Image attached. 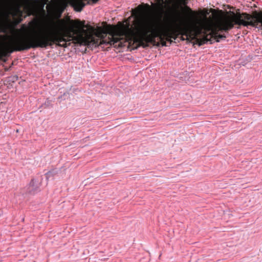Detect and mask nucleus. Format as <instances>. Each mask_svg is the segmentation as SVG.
I'll use <instances>...</instances> for the list:
<instances>
[{
    "mask_svg": "<svg viewBox=\"0 0 262 262\" xmlns=\"http://www.w3.org/2000/svg\"><path fill=\"white\" fill-rule=\"evenodd\" d=\"M39 187V185L37 182L34 179H32L28 188V191L29 193H35Z\"/></svg>",
    "mask_w": 262,
    "mask_h": 262,
    "instance_id": "5",
    "label": "nucleus"
},
{
    "mask_svg": "<svg viewBox=\"0 0 262 262\" xmlns=\"http://www.w3.org/2000/svg\"><path fill=\"white\" fill-rule=\"evenodd\" d=\"M28 29V28L25 25H24V24L22 25L21 29L26 30Z\"/></svg>",
    "mask_w": 262,
    "mask_h": 262,
    "instance_id": "11",
    "label": "nucleus"
},
{
    "mask_svg": "<svg viewBox=\"0 0 262 262\" xmlns=\"http://www.w3.org/2000/svg\"><path fill=\"white\" fill-rule=\"evenodd\" d=\"M98 1L94 3L93 0H51V2L54 11L57 13L58 17H60L68 4L73 7L74 10L80 12L85 6L84 2L91 5L97 3Z\"/></svg>",
    "mask_w": 262,
    "mask_h": 262,
    "instance_id": "3",
    "label": "nucleus"
},
{
    "mask_svg": "<svg viewBox=\"0 0 262 262\" xmlns=\"http://www.w3.org/2000/svg\"><path fill=\"white\" fill-rule=\"evenodd\" d=\"M15 31L17 32V33H19L20 32V29H16Z\"/></svg>",
    "mask_w": 262,
    "mask_h": 262,
    "instance_id": "13",
    "label": "nucleus"
},
{
    "mask_svg": "<svg viewBox=\"0 0 262 262\" xmlns=\"http://www.w3.org/2000/svg\"><path fill=\"white\" fill-rule=\"evenodd\" d=\"M190 24V23H189ZM191 24H195L191 23ZM234 25L248 26H251L256 28L262 27V11H254L252 14L246 13L231 12L230 15H226L221 18L215 27L205 28L196 27L201 30L200 33L196 36V41L199 46H202L208 41L212 43L214 40L219 42L221 39H225L226 36L219 34V31L228 32L232 29Z\"/></svg>",
    "mask_w": 262,
    "mask_h": 262,
    "instance_id": "2",
    "label": "nucleus"
},
{
    "mask_svg": "<svg viewBox=\"0 0 262 262\" xmlns=\"http://www.w3.org/2000/svg\"><path fill=\"white\" fill-rule=\"evenodd\" d=\"M9 14L8 5L6 4H0V20L7 18Z\"/></svg>",
    "mask_w": 262,
    "mask_h": 262,
    "instance_id": "4",
    "label": "nucleus"
},
{
    "mask_svg": "<svg viewBox=\"0 0 262 262\" xmlns=\"http://www.w3.org/2000/svg\"><path fill=\"white\" fill-rule=\"evenodd\" d=\"M93 1L95 3V2H96L98 0H93Z\"/></svg>",
    "mask_w": 262,
    "mask_h": 262,
    "instance_id": "14",
    "label": "nucleus"
},
{
    "mask_svg": "<svg viewBox=\"0 0 262 262\" xmlns=\"http://www.w3.org/2000/svg\"><path fill=\"white\" fill-rule=\"evenodd\" d=\"M23 18H20V17H18L16 21H17V23L18 24V23H20V22H21L23 21Z\"/></svg>",
    "mask_w": 262,
    "mask_h": 262,
    "instance_id": "10",
    "label": "nucleus"
},
{
    "mask_svg": "<svg viewBox=\"0 0 262 262\" xmlns=\"http://www.w3.org/2000/svg\"><path fill=\"white\" fill-rule=\"evenodd\" d=\"M33 2V4H37L39 5V7L43 8L45 6V5L49 2V0H32Z\"/></svg>",
    "mask_w": 262,
    "mask_h": 262,
    "instance_id": "6",
    "label": "nucleus"
},
{
    "mask_svg": "<svg viewBox=\"0 0 262 262\" xmlns=\"http://www.w3.org/2000/svg\"><path fill=\"white\" fill-rule=\"evenodd\" d=\"M181 35V37H180V39L181 40H186L187 41H191L192 40H195V42H196V43L198 44L197 43V41H196V39H187V36H185V35Z\"/></svg>",
    "mask_w": 262,
    "mask_h": 262,
    "instance_id": "8",
    "label": "nucleus"
},
{
    "mask_svg": "<svg viewBox=\"0 0 262 262\" xmlns=\"http://www.w3.org/2000/svg\"><path fill=\"white\" fill-rule=\"evenodd\" d=\"M150 10L147 4L139 5L135 9L133 15L136 19L134 26L129 23H119L118 26H113L103 22L105 25L103 27L95 28L78 20L65 29L66 23L61 19V42H64L61 43V47H67V42L70 41V38L80 44L95 47L109 44L120 48L124 46V42H128L133 49L146 48L149 43L159 46L160 42L162 46H167L166 41L171 43V39L176 40L179 35L186 36L187 39H194L201 32L195 24L185 23L171 27L164 26L160 22L146 21L143 17Z\"/></svg>",
    "mask_w": 262,
    "mask_h": 262,
    "instance_id": "1",
    "label": "nucleus"
},
{
    "mask_svg": "<svg viewBox=\"0 0 262 262\" xmlns=\"http://www.w3.org/2000/svg\"><path fill=\"white\" fill-rule=\"evenodd\" d=\"M186 8H187V9H188L190 12H192V10H191V9H190V8H189V7H186Z\"/></svg>",
    "mask_w": 262,
    "mask_h": 262,
    "instance_id": "12",
    "label": "nucleus"
},
{
    "mask_svg": "<svg viewBox=\"0 0 262 262\" xmlns=\"http://www.w3.org/2000/svg\"><path fill=\"white\" fill-rule=\"evenodd\" d=\"M14 15L17 16L18 17H20V18H22L23 11H21L19 9H17L16 12L14 13Z\"/></svg>",
    "mask_w": 262,
    "mask_h": 262,
    "instance_id": "7",
    "label": "nucleus"
},
{
    "mask_svg": "<svg viewBox=\"0 0 262 262\" xmlns=\"http://www.w3.org/2000/svg\"><path fill=\"white\" fill-rule=\"evenodd\" d=\"M36 24H37L36 20L34 19V20H32V21L29 22V26L31 27L32 26L36 25Z\"/></svg>",
    "mask_w": 262,
    "mask_h": 262,
    "instance_id": "9",
    "label": "nucleus"
}]
</instances>
